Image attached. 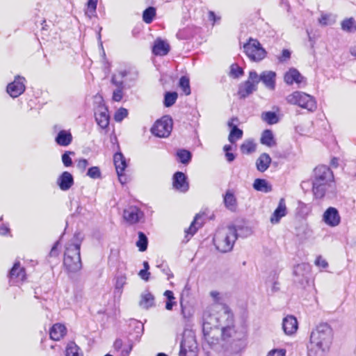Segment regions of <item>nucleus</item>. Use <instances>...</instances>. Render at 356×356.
Instances as JSON below:
<instances>
[{"label": "nucleus", "instance_id": "obj_1", "mask_svg": "<svg viewBox=\"0 0 356 356\" xmlns=\"http://www.w3.org/2000/svg\"><path fill=\"white\" fill-rule=\"evenodd\" d=\"M332 329L327 323L318 324L310 335L311 348L309 354L311 355L313 348H316V353L319 356H323V353L327 351L332 341Z\"/></svg>", "mask_w": 356, "mask_h": 356}, {"label": "nucleus", "instance_id": "obj_2", "mask_svg": "<svg viewBox=\"0 0 356 356\" xmlns=\"http://www.w3.org/2000/svg\"><path fill=\"white\" fill-rule=\"evenodd\" d=\"M238 238L237 230L235 226L229 225L227 229L219 230L213 237V243L216 249L226 253L230 252Z\"/></svg>", "mask_w": 356, "mask_h": 356}, {"label": "nucleus", "instance_id": "obj_3", "mask_svg": "<svg viewBox=\"0 0 356 356\" xmlns=\"http://www.w3.org/2000/svg\"><path fill=\"white\" fill-rule=\"evenodd\" d=\"M63 265L68 274L76 273L82 268L80 244H69L65 251Z\"/></svg>", "mask_w": 356, "mask_h": 356}, {"label": "nucleus", "instance_id": "obj_4", "mask_svg": "<svg viewBox=\"0 0 356 356\" xmlns=\"http://www.w3.org/2000/svg\"><path fill=\"white\" fill-rule=\"evenodd\" d=\"M286 100L288 104L298 105L310 112L314 111L317 108L314 98L301 91L292 92L286 97Z\"/></svg>", "mask_w": 356, "mask_h": 356}, {"label": "nucleus", "instance_id": "obj_5", "mask_svg": "<svg viewBox=\"0 0 356 356\" xmlns=\"http://www.w3.org/2000/svg\"><path fill=\"white\" fill-rule=\"evenodd\" d=\"M243 50L250 60L254 62L262 60L267 55L266 51L262 47L259 40L252 38L243 44Z\"/></svg>", "mask_w": 356, "mask_h": 356}, {"label": "nucleus", "instance_id": "obj_6", "mask_svg": "<svg viewBox=\"0 0 356 356\" xmlns=\"http://www.w3.org/2000/svg\"><path fill=\"white\" fill-rule=\"evenodd\" d=\"M172 129V120L170 116L165 115L156 121L151 128L153 135L159 138L168 137Z\"/></svg>", "mask_w": 356, "mask_h": 356}, {"label": "nucleus", "instance_id": "obj_7", "mask_svg": "<svg viewBox=\"0 0 356 356\" xmlns=\"http://www.w3.org/2000/svg\"><path fill=\"white\" fill-rule=\"evenodd\" d=\"M275 77L276 73L273 71H264L259 75L256 71L250 72V79L257 84L261 81L265 86L271 90H275Z\"/></svg>", "mask_w": 356, "mask_h": 356}, {"label": "nucleus", "instance_id": "obj_8", "mask_svg": "<svg viewBox=\"0 0 356 356\" xmlns=\"http://www.w3.org/2000/svg\"><path fill=\"white\" fill-rule=\"evenodd\" d=\"M333 174L326 165H320L314 169V179L312 182L332 183Z\"/></svg>", "mask_w": 356, "mask_h": 356}, {"label": "nucleus", "instance_id": "obj_9", "mask_svg": "<svg viewBox=\"0 0 356 356\" xmlns=\"http://www.w3.org/2000/svg\"><path fill=\"white\" fill-rule=\"evenodd\" d=\"M25 79L20 76H16L15 80L7 86V92L12 97H17L25 90Z\"/></svg>", "mask_w": 356, "mask_h": 356}, {"label": "nucleus", "instance_id": "obj_10", "mask_svg": "<svg viewBox=\"0 0 356 356\" xmlns=\"http://www.w3.org/2000/svg\"><path fill=\"white\" fill-rule=\"evenodd\" d=\"M8 276L10 285L18 282H23L26 280V276L25 268L21 267L19 261H15Z\"/></svg>", "mask_w": 356, "mask_h": 356}, {"label": "nucleus", "instance_id": "obj_11", "mask_svg": "<svg viewBox=\"0 0 356 356\" xmlns=\"http://www.w3.org/2000/svg\"><path fill=\"white\" fill-rule=\"evenodd\" d=\"M311 270V267L309 264L302 263L296 265L293 268V275L295 277L294 281L303 284L308 281V275Z\"/></svg>", "mask_w": 356, "mask_h": 356}, {"label": "nucleus", "instance_id": "obj_12", "mask_svg": "<svg viewBox=\"0 0 356 356\" xmlns=\"http://www.w3.org/2000/svg\"><path fill=\"white\" fill-rule=\"evenodd\" d=\"M323 220L330 227H336L341 222V217L338 210L334 207H329L325 210L323 216Z\"/></svg>", "mask_w": 356, "mask_h": 356}, {"label": "nucleus", "instance_id": "obj_13", "mask_svg": "<svg viewBox=\"0 0 356 356\" xmlns=\"http://www.w3.org/2000/svg\"><path fill=\"white\" fill-rule=\"evenodd\" d=\"M257 83L250 79L249 75L248 80L239 85L238 90V95L239 96V98L245 99L250 95L252 94L257 90Z\"/></svg>", "mask_w": 356, "mask_h": 356}, {"label": "nucleus", "instance_id": "obj_14", "mask_svg": "<svg viewBox=\"0 0 356 356\" xmlns=\"http://www.w3.org/2000/svg\"><path fill=\"white\" fill-rule=\"evenodd\" d=\"M143 212L136 207H129L124 210L123 217L126 221L134 224L143 217Z\"/></svg>", "mask_w": 356, "mask_h": 356}, {"label": "nucleus", "instance_id": "obj_15", "mask_svg": "<svg viewBox=\"0 0 356 356\" xmlns=\"http://www.w3.org/2000/svg\"><path fill=\"white\" fill-rule=\"evenodd\" d=\"M95 117L97 124L102 129H106L108 126L110 117L106 107L99 106L95 111Z\"/></svg>", "mask_w": 356, "mask_h": 356}, {"label": "nucleus", "instance_id": "obj_16", "mask_svg": "<svg viewBox=\"0 0 356 356\" xmlns=\"http://www.w3.org/2000/svg\"><path fill=\"white\" fill-rule=\"evenodd\" d=\"M173 187L183 193L188 191L187 177L182 172H176L173 175Z\"/></svg>", "mask_w": 356, "mask_h": 356}, {"label": "nucleus", "instance_id": "obj_17", "mask_svg": "<svg viewBox=\"0 0 356 356\" xmlns=\"http://www.w3.org/2000/svg\"><path fill=\"white\" fill-rule=\"evenodd\" d=\"M284 82L288 85H292L293 83L300 84L305 83V78L296 68H290L284 76Z\"/></svg>", "mask_w": 356, "mask_h": 356}, {"label": "nucleus", "instance_id": "obj_18", "mask_svg": "<svg viewBox=\"0 0 356 356\" xmlns=\"http://www.w3.org/2000/svg\"><path fill=\"white\" fill-rule=\"evenodd\" d=\"M56 183L61 191H66L73 186L74 177L71 173L65 171L58 177Z\"/></svg>", "mask_w": 356, "mask_h": 356}, {"label": "nucleus", "instance_id": "obj_19", "mask_svg": "<svg viewBox=\"0 0 356 356\" xmlns=\"http://www.w3.org/2000/svg\"><path fill=\"white\" fill-rule=\"evenodd\" d=\"M287 213V209L284 198H281L279 201L278 206L270 216V222L272 224L278 223L282 217Z\"/></svg>", "mask_w": 356, "mask_h": 356}, {"label": "nucleus", "instance_id": "obj_20", "mask_svg": "<svg viewBox=\"0 0 356 356\" xmlns=\"http://www.w3.org/2000/svg\"><path fill=\"white\" fill-rule=\"evenodd\" d=\"M282 328L286 334H293L298 329L297 319L293 316H287L283 319Z\"/></svg>", "mask_w": 356, "mask_h": 356}, {"label": "nucleus", "instance_id": "obj_21", "mask_svg": "<svg viewBox=\"0 0 356 356\" xmlns=\"http://www.w3.org/2000/svg\"><path fill=\"white\" fill-rule=\"evenodd\" d=\"M72 135L69 130H60L55 137V142L60 146L67 147L72 142Z\"/></svg>", "mask_w": 356, "mask_h": 356}, {"label": "nucleus", "instance_id": "obj_22", "mask_svg": "<svg viewBox=\"0 0 356 356\" xmlns=\"http://www.w3.org/2000/svg\"><path fill=\"white\" fill-rule=\"evenodd\" d=\"M202 330L204 334L206 335L209 330L211 329L212 326H216L217 323V318L214 316H212L209 312L204 311L202 316Z\"/></svg>", "mask_w": 356, "mask_h": 356}, {"label": "nucleus", "instance_id": "obj_23", "mask_svg": "<svg viewBox=\"0 0 356 356\" xmlns=\"http://www.w3.org/2000/svg\"><path fill=\"white\" fill-rule=\"evenodd\" d=\"M170 51V45L161 39H157L154 42L152 52L156 56H165Z\"/></svg>", "mask_w": 356, "mask_h": 356}, {"label": "nucleus", "instance_id": "obj_24", "mask_svg": "<svg viewBox=\"0 0 356 356\" xmlns=\"http://www.w3.org/2000/svg\"><path fill=\"white\" fill-rule=\"evenodd\" d=\"M312 191L316 198L321 199L325 196V192L332 185V183L312 182Z\"/></svg>", "mask_w": 356, "mask_h": 356}, {"label": "nucleus", "instance_id": "obj_25", "mask_svg": "<svg viewBox=\"0 0 356 356\" xmlns=\"http://www.w3.org/2000/svg\"><path fill=\"white\" fill-rule=\"evenodd\" d=\"M66 333V327L60 323L54 324L49 331L50 338L54 341H58Z\"/></svg>", "mask_w": 356, "mask_h": 356}, {"label": "nucleus", "instance_id": "obj_26", "mask_svg": "<svg viewBox=\"0 0 356 356\" xmlns=\"http://www.w3.org/2000/svg\"><path fill=\"white\" fill-rule=\"evenodd\" d=\"M223 202L227 209L232 211H236L237 207V200L234 193L230 190L227 191L224 195Z\"/></svg>", "mask_w": 356, "mask_h": 356}, {"label": "nucleus", "instance_id": "obj_27", "mask_svg": "<svg viewBox=\"0 0 356 356\" xmlns=\"http://www.w3.org/2000/svg\"><path fill=\"white\" fill-rule=\"evenodd\" d=\"M271 163V158L267 153L261 154L257 159L256 166L258 171L261 172H265Z\"/></svg>", "mask_w": 356, "mask_h": 356}, {"label": "nucleus", "instance_id": "obj_28", "mask_svg": "<svg viewBox=\"0 0 356 356\" xmlns=\"http://www.w3.org/2000/svg\"><path fill=\"white\" fill-rule=\"evenodd\" d=\"M113 162L116 172H123L127 166L126 159L121 152H117L114 154Z\"/></svg>", "mask_w": 356, "mask_h": 356}, {"label": "nucleus", "instance_id": "obj_29", "mask_svg": "<svg viewBox=\"0 0 356 356\" xmlns=\"http://www.w3.org/2000/svg\"><path fill=\"white\" fill-rule=\"evenodd\" d=\"M260 142L262 145H266L269 147H272L276 145V142L271 130L266 129L263 131Z\"/></svg>", "mask_w": 356, "mask_h": 356}, {"label": "nucleus", "instance_id": "obj_30", "mask_svg": "<svg viewBox=\"0 0 356 356\" xmlns=\"http://www.w3.org/2000/svg\"><path fill=\"white\" fill-rule=\"evenodd\" d=\"M139 305L144 309H149L154 305V297L150 293H146L141 295V299Z\"/></svg>", "mask_w": 356, "mask_h": 356}, {"label": "nucleus", "instance_id": "obj_31", "mask_svg": "<svg viewBox=\"0 0 356 356\" xmlns=\"http://www.w3.org/2000/svg\"><path fill=\"white\" fill-rule=\"evenodd\" d=\"M253 188L257 191L268 193L271 191V186L264 179H256L253 183Z\"/></svg>", "mask_w": 356, "mask_h": 356}, {"label": "nucleus", "instance_id": "obj_32", "mask_svg": "<svg viewBox=\"0 0 356 356\" xmlns=\"http://www.w3.org/2000/svg\"><path fill=\"white\" fill-rule=\"evenodd\" d=\"M66 356H83L80 348L74 341L67 343L65 348Z\"/></svg>", "mask_w": 356, "mask_h": 356}, {"label": "nucleus", "instance_id": "obj_33", "mask_svg": "<svg viewBox=\"0 0 356 356\" xmlns=\"http://www.w3.org/2000/svg\"><path fill=\"white\" fill-rule=\"evenodd\" d=\"M177 156L179 159V162L183 164L187 165L188 164L192 159V154L190 151L181 149L177 152Z\"/></svg>", "mask_w": 356, "mask_h": 356}, {"label": "nucleus", "instance_id": "obj_34", "mask_svg": "<svg viewBox=\"0 0 356 356\" xmlns=\"http://www.w3.org/2000/svg\"><path fill=\"white\" fill-rule=\"evenodd\" d=\"M341 26V29L346 32L353 33L356 31L355 21L353 17L343 20Z\"/></svg>", "mask_w": 356, "mask_h": 356}, {"label": "nucleus", "instance_id": "obj_35", "mask_svg": "<svg viewBox=\"0 0 356 356\" xmlns=\"http://www.w3.org/2000/svg\"><path fill=\"white\" fill-rule=\"evenodd\" d=\"M178 97L176 92H166L164 95L163 104L165 107H170L175 104Z\"/></svg>", "mask_w": 356, "mask_h": 356}, {"label": "nucleus", "instance_id": "obj_36", "mask_svg": "<svg viewBox=\"0 0 356 356\" xmlns=\"http://www.w3.org/2000/svg\"><path fill=\"white\" fill-rule=\"evenodd\" d=\"M262 120L268 124H275L279 122L277 115L273 111H267L262 113Z\"/></svg>", "mask_w": 356, "mask_h": 356}, {"label": "nucleus", "instance_id": "obj_37", "mask_svg": "<svg viewBox=\"0 0 356 356\" xmlns=\"http://www.w3.org/2000/svg\"><path fill=\"white\" fill-rule=\"evenodd\" d=\"M155 16L156 8L154 7L149 6L143 11V20L146 24H150L153 21Z\"/></svg>", "mask_w": 356, "mask_h": 356}, {"label": "nucleus", "instance_id": "obj_38", "mask_svg": "<svg viewBox=\"0 0 356 356\" xmlns=\"http://www.w3.org/2000/svg\"><path fill=\"white\" fill-rule=\"evenodd\" d=\"M243 137V131L238 127H234L229 132L228 140L234 144L237 140L241 139Z\"/></svg>", "mask_w": 356, "mask_h": 356}, {"label": "nucleus", "instance_id": "obj_39", "mask_svg": "<svg viewBox=\"0 0 356 356\" xmlns=\"http://www.w3.org/2000/svg\"><path fill=\"white\" fill-rule=\"evenodd\" d=\"M138 240L136 242V246L140 252H144L147 248L148 239L146 235L142 232H138Z\"/></svg>", "mask_w": 356, "mask_h": 356}, {"label": "nucleus", "instance_id": "obj_40", "mask_svg": "<svg viewBox=\"0 0 356 356\" xmlns=\"http://www.w3.org/2000/svg\"><path fill=\"white\" fill-rule=\"evenodd\" d=\"M335 16L332 14H324L323 13L321 17L318 19V23L321 26H329L332 25L335 23Z\"/></svg>", "mask_w": 356, "mask_h": 356}, {"label": "nucleus", "instance_id": "obj_41", "mask_svg": "<svg viewBox=\"0 0 356 356\" xmlns=\"http://www.w3.org/2000/svg\"><path fill=\"white\" fill-rule=\"evenodd\" d=\"M179 86L186 95L191 94V87L189 79L186 76H182L179 82Z\"/></svg>", "mask_w": 356, "mask_h": 356}, {"label": "nucleus", "instance_id": "obj_42", "mask_svg": "<svg viewBox=\"0 0 356 356\" xmlns=\"http://www.w3.org/2000/svg\"><path fill=\"white\" fill-rule=\"evenodd\" d=\"M240 149L243 154H248L255 151V145L252 141L246 140L241 144Z\"/></svg>", "mask_w": 356, "mask_h": 356}, {"label": "nucleus", "instance_id": "obj_43", "mask_svg": "<svg viewBox=\"0 0 356 356\" xmlns=\"http://www.w3.org/2000/svg\"><path fill=\"white\" fill-rule=\"evenodd\" d=\"M164 296L167 298L165 309L167 310H172L173 306L176 304V302L174 301L175 298L174 296L173 292L172 291L167 290L164 292Z\"/></svg>", "mask_w": 356, "mask_h": 356}, {"label": "nucleus", "instance_id": "obj_44", "mask_svg": "<svg viewBox=\"0 0 356 356\" xmlns=\"http://www.w3.org/2000/svg\"><path fill=\"white\" fill-rule=\"evenodd\" d=\"M71 155H74V152L66 151L62 154V162L65 167H70L72 165V160L70 157Z\"/></svg>", "mask_w": 356, "mask_h": 356}, {"label": "nucleus", "instance_id": "obj_45", "mask_svg": "<svg viewBox=\"0 0 356 356\" xmlns=\"http://www.w3.org/2000/svg\"><path fill=\"white\" fill-rule=\"evenodd\" d=\"M87 176L90 177L92 179H99L102 177V173L100 169L97 166H93L90 168L88 170L86 173Z\"/></svg>", "mask_w": 356, "mask_h": 356}, {"label": "nucleus", "instance_id": "obj_46", "mask_svg": "<svg viewBox=\"0 0 356 356\" xmlns=\"http://www.w3.org/2000/svg\"><path fill=\"white\" fill-rule=\"evenodd\" d=\"M127 115L128 111L124 108H120L115 112L114 119L116 122H121Z\"/></svg>", "mask_w": 356, "mask_h": 356}, {"label": "nucleus", "instance_id": "obj_47", "mask_svg": "<svg viewBox=\"0 0 356 356\" xmlns=\"http://www.w3.org/2000/svg\"><path fill=\"white\" fill-rule=\"evenodd\" d=\"M97 0H88L87 3V13L93 15L96 11Z\"/></svg>", "mask_w": 356, "mask_h": 356}, {"label": "nucleus", "instance_id": "obj_48", "mask_svg": "<svg viewBox=\"0 0 356 356\" xmlns=\"http://www.w3.org/2000/svg\"><path fill=\"white\" fill-rule=\"evenodd\" d=\"M124 87L117 88L113 92L112 99L115 102H120L123 97Z\"/></svg>", "mask_w": 356, "mask_h": 356}, {"label": "nucleus", "instance_id": "obj_49", "mask_svg": "<svg viewBox=\"0 0 356 356\" xmlns=\"http://www.w3.org/2000/svg\"><path fill=\"white\" fill-rule=\"evenodd\" d=\"M230 74L234 77L238 78L243 75V70L241 67L233 64L231 65Z\"/></svg>", "mask_w": 356, "mask_h": 356}, {"label": "nucleus", "instance_id": "obj_50", "mask_svg": "<svg viewBox=\"0 0 356 356\" xmlns=\"http://www.w3.org/2000/svg\"><path fill=\"white\" fill-rule=\"evenodd\" d=\"M127 277L124 275H120L116 277L115 289L121 290L126 284Z\"/></svg>", "mask_w": 356, "mask_h": 356}, {"label": "nucleus", "instance_id": "obj_51", "mask_svg": "<svg viewBox=\"0 0 356 356\" xmlns=\"http://www.w3.org/2000/svg\"><path fill=\"white\" fill-rule=\"evenodd\" d=\"M291 54V53L289 49H283L282 54L277 57V59L280 63L286 62L290 59Z\"/></svg>", "mask_w": 356, "mask_h": 356}, {"label": "nucleus", "instance_id": "obj_52", "mask_svg": "<svg viewBox=\"0 0 356 356\" xmlns=\"http://www.w3.org/2000/svg\"><path fill=\"white\" fill-rule=\"evenodd\" d=\"M76 161V167L81 172H83L88 165V161L86 159H80Z\"/></svg>", "mask_w": 356, "mask_h": 356}, {"label": "nucleus", "instance_id": "obj_53", "mask_svg": "<svg viewBox=\"0 0 356 356\" xmlns=\"http://www.w3.org/2000/svg\"><path fill=\"white\" fill-rule=\"evenodd\" d=\"M314 264L316 266L322 268H326L328 266V263L321 256L316 257Z\"/></svg>", "mask_w": 356, "mask_h": 356}, {"label": "nucleus", "instance_id": "obj_54", "mask_svg": "<svg viewBox=\"0 0 356 356\" xmlns=\"http://www.w3.org/2000/svg\"><path fill=\"white\" fill-rule=\"evenodd\" d=\"M198 218V215H196L193 221L191 222L188 229L186 231L187 234H190L191 236L194 235V234L197 232V228L195 227L196 220Z\"/></svg>", "mask_w": 356, "mask_h": 356}, {"label": "nucleus", "instance_id": "obj_55", "mask_svg": "<svg viewBox=\"0 0 356 356\" xmlns=\"http://www.w3.org/2000/svg\"><path fill=\"white\" fill-rule=\"evenodd\" d=\"M286 355V350L280 348V349H273L270 350L267 355V356H285Z\"/></svg>", "mask_w": 356, "mask_h": 356}, {"label": "nucleus", "instance_id": "obj_56", "mask_svg": "<svg viewBox=\"0 0 356 356\" xmlns=\"http://www.w3.org/2000/svg\"><path fill=\"white\" fill-rule=\"evenodd\" d=\"M111 83L115 85L117 88L124 87L123 79L118 77L117 75L113 74L111 78Z\"/></svg>", "mask_w": 356, "mask_h": 356}, {"label": "nucleus", "instance_id": "obj_57", "mask_svg": "<svg viewBox=\"0 0 356 356\" xmlns=\"http://www.w3.org/2000/svg\"><path fill=\"white\" fill-rule=\"evenodd\" d=\"M138 275L141 279L144 280L145 281H148L149 279L150 273L146 269H142L140 270Z\"/></svg>", "mask_w": 356, "mask_h": 356}, {"label": "nucleus", "instance_id": "obj_58", "mask_svg": "<svg viewBox=\"0 0 356 356\" xmlns=\"http://www.w3.org/2000/svg\"><path fill=\"white\" fill-rule=\"evenodd\" d=\"M159 268H161L162 269V271L168 275V280H170V278L173 277V274L171 273L170 268L168 266H164L163 264L159 265Z\"/></svg>", "mask_w": 356, "mask_h": 356}, {"label": "nucleus", "instance_id": "obj_59", "mask_svg": "<svg viewBox=\"0 0 356 356\" xmlns=\"http://www.w3.org/2000/svg\"><path fill=\"white\" fill-rule=\"evenodd\" d=\"M59 244V241H56L54 246L52 247L50 252H49V255L51 257H55V256H57L58 255V251H57V246Z\"/></svg>", "mask_w": 356, "mask_h": 356}, {"label": "nucleus", "instance_id": "obj_60", "mask_svg": "<svg viewBox=\"0 0 356 356\" xmlns=\"http://www.w3.org/2000/svg\"><path fill=\"white\" fill-rule=\"evenodd\" d=\"M133 348L132 343H130L127 348H124L121 353L122 356H129L130 352L131 351Z\"/></svg>", "mask_w": 356, "mask_h": 356}, {"label": "nucleus", "instance_id": "obj_61", "mask_svg": "<svg viewBox=\"0 0 356 356\" xmlns=\"http://www.w3.org/2000/svg\"><path fill=\"white\" fill-rule=\"evenodd\" d=\"M74 238L75 240L74 243H79L81 245V241L83 239V236L82 234H81L80 232H77V233L74 234Z\"/></svg>", "mask_w": 356, "mask_h": 356}, {"label": "nucleus", "instance_id": "obj_62", "mask_svg": "<svg viewBox=\"0 0 356 356\" xmlns=\"http://www.w3.org/2000/svg\"><path fill=\"white\" fill-rule=\"evenodd\" d=\"M118 174V179L120 181V182L122 184H125L127 181V177L124 175V172H117Z\"/></svg>", "mask_w": 356, "mask_h": 356}, {"label": "nucleus", "instance_id": "obj_63", "mask_svg": "<svg viewBox=\"0 0 356 356\" xmlns=\"http://www.w3.org/2000/svg\"><path fill=\"white\" fill-rule=\"evenodd\" d=\"M122 341L120 339H117L114 342V348L115 350H120L122 347Z\"/></svg>", "mask_w": 356, "mask_h": 356}, {"label": "nucleus", "instance_id": "obj_64", "mask_svg": "<svg viewBox=\"0 0 356 356\" xmlns=\"http://www.w3.org/2000/svg\"><path fill=\"white\" fill-rule=\"evenodd\" d=\"M225 156L228 162H232L235 159V155L231 152L225 153Z\"/></svg>", "mask_w": 356, "mask_h": 356}]
</instances>
